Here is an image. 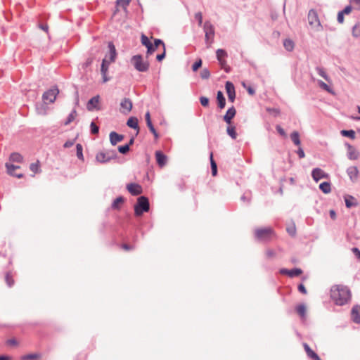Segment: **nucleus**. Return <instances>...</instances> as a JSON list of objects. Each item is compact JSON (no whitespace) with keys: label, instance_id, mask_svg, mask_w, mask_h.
<instances>
[{"label":"nucleus","instance_id":"obj_41","mask_svg":"<svg viewBox=\"0 0 360 360\" xmlns=\"http://www.w3.org/2000/svg\"><path fill=\"white\" fill-rule=\"evenodd\" d=\"M124 198L123 197L120 196V197L117 198L113 201V202H112V207L113 209H117V208H119V205H120V203L124 202Z\"/></svg>","mask_w":360,"mask_h":360},{"label":"nucleus","instance_id":"obj_62","mask_svg":"<svg viewBox=\"0 0 360 360\" xmlns=\"http://www.w3.org/2000/svg\"><path fill=\"white\" fill-rule=\"evenodd\" d=\"M276 129L281 136H285L286 134L285 132V130L281 126L277 125Z\"/></svg>","mask_w":360,"mask_h":360},{"label":"nucleus","instance_id":"obj_35","mask_svg":"<svg viewBox=\"0 0 360 360\" xmlns=\"http://www.w3.org/2000/svg\"><path fill=\"white\" fill-rule=\"evenodd\" d=\"M217 59H224L228 56L226 51L224 49H219L216 51Z\"/></svg>","mask_w":360,"mask_h":360},{"label":"nucleus","instance_id":"obj_53","mask_svg":"<svg viewBox=\"0 0 360 360\" xmlns=\"http://www.w3.org/2000/svg\"><path fill=\"white\" fill-rule=\"evenodd\" d=\"M219 63V65H221V67L222 68H224L225 70V71L226 72H229V68H226V60L225 59H219V60H217Z\"/></svg>","mask_w":360,"mask_h":360},{"label":"nucleus","instance_id":"obj_39","mask_svg":"<svg viewBox=\"0 0 360 360\" xmlns=\"http://www.w3.org/2000/svg\"><path fill=\"white\" fill-rule=\"evenodd\" d=\"M302 273V271L301 269L295 268L292 269H290L289 271V276L292 278L295 276H299Z\"/></svg>","mask_w":360,"mask_h":360},{"label":"nucleus","instance_id":"obj_48","mask_svg":"<svg viewBox=\"0 0 360 360\" xmlns=\"http://www.w3.org/2000/svg\"><path fill=\"white\" fill-rule=\"evenodd\" d=\"M118 151L122 154H127L129 151V145H124L118 146Z\"/></svg>","mask_w":360,"mask_h":360},{"label":"nucleus","instance_id":"obj_6","mask_svg":"<svg viewBox=\"0 0 360 360\" xmlns=\"http://www.w3.org/2000/svg\"><path fill=\"white\" fill-rule=\"evenodd\" d=\"M308 21L311 26L314 27L317 31L321 30L322 26L319 21L318 14L316 11L311 9L308 13Z\"/></svg>","mask_w":360,"mask_h":360},{"label":"nucleus","instance_id":"obj_5","mask_svg":"<svg viewBox=\"0 0 360 360\" xmlns=\"http://www.w3.org/2000/svg\"><path fill=\"white\" fill-rule=\"evenodd\" d=\"M59 90L57 87H53L45 91L42 95V99L44 103H52L55 101Z\"/></svg>","mask_w":360,"mask_h":360},{"label":"nucleus","instance_id":"obj_30","mask_svg":"<svg viewBox=\"0 0 360 360\" xmlns=\"http://www.w3.org/2000/svg\"><path fill=\"white\" fill-rule=\"evenodd\" d=\"M303 345L304 350L309 358L313 359L315 356H316L317 354L314 352L307 343H304Z\"/></svg>","mask_w":360,"mask_h":360},{"label":"nucleus","instance_id":"obj_58","mask_svg":"<svg viewBox=\"0 0 360 360\" xmlns=\"http://www.w3.org/2000/svg\"><path fill=\"white\" fill-rule=\"evenodd\" d=\"M156 49L157 47H155V45L152 44L147 48V55H151Z\"/></svg>","mask_w":360,"mask_h":360},{"label":"nucleus","instance_id":"obj_63","mask_svg":"<svg viewBox=\"0 0 360 360\" xmlns=\"http://www.w3.org/2000/svg\"><path fill=\"white\" fill-rule=\"evenodd\" d=\"M352 252L354 254L356 257L360 260V250L357 248H353L352 249Z\"/></svg>","mask_w":360,"mask_h":360},{"label":"nucleus","instance_id":"obj_13","mask_svg":"<svg viewBox=\"0 0 360 360\" xmlns=\"http://www.w3.org/2000/svg\"><path fill=\"white\" fill-rule=\"evenodd\" d=\"M236 114V110L234 106H231L228 109L226 114L224 115L223 119L224 122H226L228 124L231 123L232 119L235 117Z\"/></svg>","mask_w":360,"mask_h":360},{"label":"nucleus","instance_id":"obj_4","mask_svg":"<svg viewBox=\"0 0 360 360\" xmlns=\"http://www.w3.org/2000/svg\"><path fill=\"white\" fill-rule=\"evenodd\" d=\"M117 153L115 150H103L98 152L96 155L97 162L104 164L109 162L111 160L116 159Z\"/></svg>","mask_w":360,"mask_h":360},{"label":"nucleus","instance_id":"obj_8","mask_svg":"<svg viewBox=\"0 0 360 360\" xmlns=\"http://www.w3.org/2000/svg\"><path fill=\"white\" fill-rule=\"evenodd\" d=\"M255 237L258 240H266L273 234V230L271 228L258 229L255 232Z\"/></svg>","mask_w":360,"mask_h":360},{"label":"nucleus","instance_id":"obj_61","mask_svg":"<svg viewBox=\"0 0 360 360\" xmlns=\"http://www.w3.org/2000/svg\"><path fill=\"white\" fill-rule=\"evenodd\" d=\"M266 111L270 113H274L275 116L280 113V110L277 108H267Z\"/></svg>","mask_w":360,"mask_h":360},{"label":"nucleus","instance_id":"obj_31","mask_svg":"<svg viewBox=\"0 0 360 360\" xmlns=\"http://www.w3.org/2000/svg\"><path fill=\"white\" fill-rule=\"evenodd\" d=\"M290 139L296 145L300 146V135L299 133L296 131H293L290 134Z\"/></svg>","mask_w":360,"mask_h":360},{"label":"nucleus","instance_id":"obj_26","mask_svg":"<svg viewBox=\"0 0 360 360\" xmlns=\"http://www.w3.org/2000/svg\"><path fill=\"white\" fill-rule=\"evenodd\" d=\"M110 62L108 61L107 56L105 57L102 60L101 67V72L103 74H107L108 70V67L110 65Z\"/></svg>","mask_w":360,"mask_h":360},{"label":"nucleus","instance_id":"obj_51","mask_svg":"<svg viewBox=\"0 0 360 360\" xmlns=\"http://www.w3.org/2000/svg\"><path fill=\"white\" fill-rule=\"evenodd\" d=\"M195 19L198 21V26H202V14L201 12H198L195 14Z\"/></svg>","mask_w":360,"mask_h":360},{"label":"nucleus","instance_id":"obj_11","mask_svg":"<svg viewBox=\"0 0 360 360\" xmlns=\"http://www.w3.org/2000/svg\"><path fill=\"white\" fill-rule=\"evenodd\" d=\"M127 189L132 195H138L143 192L142 187L138 184H129L127 185Z\"/></svg>","mask_w":360,"mask_h":360},{"label":"nucleus","instance_id":"obj_40","mask_svg":"<svg viewBox=\"0 0 360 360\" xmlns=\"http://www.w3.org/2000/svg\"><path fill=\"white\" fill-rule=\"evenodd\" d=\"M341 134L344 136L349 137L352 139L355 138V132L354 130H342Z\"/></svg>","mask_w":360,"mask_h":360},{"label":"nucleus","instance_id":"obj_43","mask_svg":"<svg viewBox=\"0 0 360 360\" xmlns=\"http://www.w3.org/2000/svg\"><path fill=\"white\" fill-rule=\"evenodd\" d=\"M296 311L301 316H304L306 314V307L304 304H300L296 307Z\"/></svg>","mask_w":360,"mask_h":360},{"label":"nucleus","instance_id":"obj_3","mask_svg":"<svg viewBox=\"0 0 360 360\" xmlns=\"http://www.w3.org/2000/svg\"><path fill=\"white\" fill-rule=\"evenodd\" d=\"M150 209L148 198L146 196H140L137 199V202L134 205V212L136 216H141L143 212H146Z\"/></svg>","mask_w":360,"mask_h":360},{"label":"nucleus","instance_id":"obj_28","mask_svg":"<svg viewBox=\"0 0 360 360\" xmlns=\"http://www.w3.org/2000/svg\"><path fill=\"white\" fill-rule=\"evenodd\" d=\"M210 164H211V170L212 176H216L217 174V165L216 162L213 159V154L211 153L210 154Z\"/></svg>","mask_w":360,"mask_h":360},{"label":"nucleus","instance_id":"obj_37","mask_svg":"<svg viewBox=\"0 0 360 360\" xmlns=\"http://www.w3.org/2000/svg\"><path fill=\"white\" fill-rule=\"evenodd\" d=\"M227 134L233 139H236L237 137V133L236 131L235 127L229 126L226 129Z\"/></svg>","mask_w":360,"mask_h":360},{"label":"nucleus","instance_id":"obj_1","mask_svg":"<svg viewBox=\"0 0 360 360\" xmlns=\"http://www.w3.org/2000/svg\"><path fill=\"white\" fill-rule=\"evenodd\" d=\"M330 297L335 304L342 306L350 300L351 292L347 286L335 285L330 289Z\"/></svg>","mask_w":360,"mask_h":360},{"label":"nucleus","instance_id":"obj_15","mask_svg":"<svg viewBox=\"0 0 360 360\" xmlns=\"http://www.w3.org/2000/svg\"><path fill=\"white\" fill-rule=\"evenodd\" d=\"M108 49H109V55L106 56L108 58V61L110 63L114 62L116 58L117 52L115 49V46L112 42L108 43Z\"/></svg>","mask_w":360,"mask_h":360},{"label":"nucleus","instance_id":"obj_42","mask_svg":"<svg viewBox=\"0 0 360 360\" xmlns=\"http://www.w3.org/2000/svg\"><path fill=\"white\" fill-rule=\"evenodd\" d=\"M141 44L143 46H145L146 48H148L149 46H150L152 44V43L150 41V39H148V37L143 34H142V35H141Z\"/></svg>","mask_w":360,"mask_h":360},{"label":"nucleus","instance_id":"obj_17","mask_svg":"<svg viewBox=\"0 0 360 360\" xmlns=\"http://www.w3.org/2000/svg\"><path fill=\"white\" fill-rule=\"evenodd\" d=\"M110 141L112 146H115L118 142L122 141L124 139V136L119 134L115 131L110 133Z\"/></svg>","mask_w":360,"mask_h":360},{"label":"nucleus","instance_id":"obj_64","mask_svg":"<svg viewBox=\"0 0 360 360\" xmlns=\"http://www.w3.org/2000/svg\"><path fill=\"white\" fill-rule=\"evenodd\" d=\"M337 20H338V22L341 24L343 23V22H344V14H342V13H341L340 11L338 12V13Z\"/></svg>","mask_w":360,"mask_h":360},{"label":"nucleus","instance_id":"obj_54","mask_svg":"<svg viewBox=\"0 0 360 360\" xmlns=\"http://www.w3.org/2000/svg\"><path fill=\"white\" fill-rule=\"evenodd\" d=\"M287 232L292 236H294L296 233V228L295 224L287 228Z\"/></svg>","mask_w":360,"mask_h":360},{"label":"nucleus","instance_id":"obj_47","mask_svg":"<svg viewBox=\"0 0 360 360\" xmlns=\"http://www.w3.org/2000/svg\"><path fill=\"white\" fill-rule=\"evenodd\" d=\"M210 76V72L208 69L204 68L200 72V77L202 79H208Z\"/></svg>","mask_w":360,"mask_h":360},{"label":"nucleus","instance_id":"obj_20","mask_svg":"<svg viewBox=\"0 0 360 360\" xmlns=\"http://www.w3.org/2000/svg\"><path fill=\"white\" fill-rule=\"evenodd\" d=\"M6 167L7 168V172H8V173L10 175L15 176V177L19 178V179L22 178L23 176L22 174H15V173H14V170L15 169H17L20 168L19 166H16V165H12V164L6 163Z\"/></svg>","mask_w":360,"mask_h":360},{"label":"nucleus","instance_id":"obj_36","mask_svg":"<svg viewBox=\"0 0 360 360\" xmlns=\"http://www.w3.org/2000/svg\"><path fill=\"white\" fill-rule=\"evenodd\" d=\"M283 46L285 49L288 51H291L294 49L293 41L288 39L284 40Z\"/></svg>","mask_w":360,"mask_h":360},{"label":"nucleus","instance_id":"obj_56","mask_svg":"<svg viewBox=\"0 0 360 360\" xmlns=\"http://www.w3.org/2000/svg\"><path fill=\"white\" fill-rule=\"evenodd\" d=\"M266 255L268 258H273L276 256V252L271 249H268L266 251Z\"/></svg>","mask_w":360,"mask_h":360},{"label":"nucleus","instance_id":"obj_27","mask_svg":"<svg viewBox=\"0 0 360 360\" xmlns=\"http://www.w3.org/2000/svg\"><path fill=\"white\" fill-rule=\"evenodd\" d=\"M316 70L317 73L322 77L324 79H326L327 82H330V79L324 70V69L321 67H316Z\"/></svg>","mask_w":360,"mask_h":360},{"label":"nucleus","instance_id":"obj_23","mask_svg":"<svg viewBox=\"0 0 360 360\" xmlns=\"http://www.w3.org/2000/svg\"><path fill=\"white\" fill-rule=\"evenodd\" d=\"M347 173L349 176L350 179L353 181L354 179L357 177L359 172L357 167L353 166L347 168Z\"/></svg>","mask_w":360,"mask_h":360},{"label":"nucleus","instance_id":"obj_29","mask_svg":"<svg viewBox=\"0 0 360 360\" xmlns=\"http://www.w3.org/2000/svg\"><path fill=\"white\" fill-rule=\"evenodd\" d=\"M22 156L18 153H13L10 155V160L12 162H22Z\"/></svg>","mask_w":360,"mask_h":360},{"label":"nucleus","instance_id":"obj_10","mask_svg":"<svg viewBox=\"0 0 360 360\" xmlns=\"http://www.w3.org/2000/svg\"><path fill=\"white\" fill-rule=\"evenodd\" d=\"M226 91L228 95L229 101L233 103L236 98V91L234 85L231 82H226L225 84Z\"/></svg>","mask_w":360,"mask_h":360},{"label":"nucleus","instance_id":"obj_9","mask_svg":"<svg viewBox=\"0 0 360 360\" xmlns=\"http://www.w3.org/2000/svg\"><path fill=\"white\" fill-rule=\"evenodd\" d=\"M311 176L316 182H318L321 179H327L328 177V174L321 169L316 167L313 169L311 172Z\"/></svg>","mask_w":360,"mask_h":360},{"label":"nucleus","instance_id":"obj_22","mask_svg":"<svg viewBox=\"0 0 360 360\" xmlns=\"http://www.w3.org/2000/svg\"><path fill=\"white\" fill-rule=\"evenodd\" d=\"M120 106L123 108L127 110V112H130L132 108V102L128 98H124L120 103Z\"/></svg>","mask_w":360,"mask_h":360},{"label":"nucleus","instance_id":"obj_50","mask_svg":"<svg viewBox=\"0 0 360 360\" xmlns=\"http://www.w3.org/2000/svg\"><path fill=\"white\" fill-rule=\"evenodd\" d=\"M202 66V60L198 59L196 60L192 65V70L193 71L195 72L197 71L200 67Z\"/></svg>","mask_w":360,"mask_h":360},{"label":"nucleus","instance_id":"obj_32","mask_svg":"<svg viewBox=\"0 0 360 360\" xmlns=\"http://www.w3.org/2000/svg\"><path fill=\"white\" fill-rule=\"evenodd\" d=\"M349 152H348V158L350 160H355L358 158V155L356 153L354 148L349 144H347Z\"/></svg>","mask_w":360,"mask_h":360},{"label":"nucleus","instance_id":"obj_60","mask_svg":"<svg viewBox=\"0 0 360 360\" xmlns=\"http://www.w3.org/2000/svg\"><path fill=\"white\" fill-rule=\"evenodd\" d=\"M352 11V6L350 5L347 6L342 11L340 12L342 13V14H349Z\"/></svg>","mask_w":360,"mask_h":360},{"label":"nucleus","instance_id":"obj_57","mask_svg":"<svg viewBox=\"0 0 360 360\" xmlns=\"http://www.w3.org/2000/svg\"><path fill=\"white\" fill-rule=\"evenodd\" d=\"M153 44L155 45V47H157V48H158L160 45H162V46H163V49H165V45L164 42L162 41V40H161V39H155L154 40V44Z\"/></svg>","mask_w":360,"mask_h":360},{"label":"nucleus","instance_id":"obj_14","mask_svg":"<svg viewBox=\"0 0 360 360\" xmlns=\"http://www.w3.org/2000/svg\"><path fill=\"white\" fill-rule=\"evenodd\" d=\"M352 319L356 323H360V306L355 305L351 311Z\"/></svg>","mask_w":360,"mask_h":360},{"label":"nucleus","instance_id":"obj_12","mask_svg":"<svg viewBox=\"0 0 360 360\" xmlns=\"http://www.w3.org/2000/svg\"><path fill=\"white\" fill-rule=\"evenodd\" d=\"M100 96L98 95L92 97L88 101L86 104V109L89 111H93L94 110H98V104L99 103Z\"/></svg>","mask_w":360,"mask_h":360},{"label":"nucleus","instance_id":"obj_33","mask_svg":"<svg viewBox=\"0 0 360 360\" xmlns=\"http://www.w3.org/2000/svg\"><path fill=\"white\" fill-rule=\"evenodd\" d=\"M352 36L355 38L360 37V22L356 23L352 27Z\"/></svg>","mask_w":360,"mask_h":360},{"label":"nucleus","instance_id":"obj_2","mask_svg":"<svg viewBox=\"0 0 360 360\" xmlns=\"http://www.w3.org/2000/svg\"><path fill=\"white\" fill-rule=\"evenodd\" d=\"M131 63L139 72H146L149 69V62L144 60L141 55H135L131 58Z\"/></svg>","mask_w":360,"mask_h":360},{"label":"nucleus","instance_id":"obj_34","mask_svg":"<svg viewBox=\"0 0 360 360\" xmlns=\"http://www.w3.org/2000/svg\"><path fill=\"white\" fill-rule=\"evenodd\" d=\"M318 84L321 89L326 91L327 92H328L330 94H334V91L332 90V89L327 84L323 82V81L319 80Z\"/></svg>","mask_w":360,"mask_h":360},{"label":"nucleus","instance_id":"obj_45","mask_svg":"<svg viewBox=\"0 0 360 360\" xmlns=\"http://www.w3.org/2000/svg\"><path fill=\"white\" fill-rule=\"evenodd\" d=\"M130 1L131 0H117V4L123 8L124 9H126L127 7L130 4Z\"/></svg>","mask_w":360,"mask_h":360},{"label":"nucleus","instance_id":"obj_44","mask_svg":"<svg viewBox=\"0 0 360 360\" xmlns=\"http://www.w3.org/2000/svg\"><path fill=\"white\" fill-rule=\"evenodd\" d=\"M39 356L37 354H29L22 356V360H35Z\"/></svg>","mask_w":360,"mask_h":360},{"label":"nucleus","instance_id":"obj_25","mask_svg":"<svg viewBox=\"0 0 360 360\" xmlns=\"http://www.w3.org/2000/svg\"><path fill=\"white\" fill-rule=\"evenodd\" d=\"M319 188L323 193L326 194H328L331 191L330 184L327 181L320 184Z\"/></svg>","mask_w":360,"mask_h":360},{"label":"nucleus","instance_id":"obj_24","mask_svg":"<svg viewBox=\"0 0 360 360\" xmlns=\"http://www.w3.org/2000/svg\"><path fill=\"white\" fill-rule=\"evenodd\" d=\"M345 205L347 208H350L357 205V202L353 196L348 195L345 198Z\"/></svg>","mask_w":360,"mask_h":360},{"label":"nucleus","instance_id":"obj_55","mask_svg":"<svg viewBox=\"0 0 360 360\" xmlns=\"http://www.w3.org/2000/svg\"><path fill=\"white\" fill-rule=\"evenodd\" d=\"M200 103L202 106L207 107L209 105V99L207 97L201 96L200 98Z\"/></svg>","mask_w":360,"mask_h":360},{"label":"nucleus","instance_id":"obj_16","mask_svg":"<svg viewBox=\"0 0 360 360\" xmlns=\"http://www.w3.org/2000/svg\"><path fill=\"white\" fill-rule=\"evenodd\" d=\"M145 119H146V124H147V127H148L149 130L150 131L151 133H153V134L154 135L155 138V139H158V134L157 133L152 122H151V120H150V112H147L145 115Z\"/></svg>","mask_w":360,"mask_h":360},{"label":"nucleus","instance_id":"obj_18","mask_svg":"<svg viewBox=\"0 0 360 360\" xmlns=\"http://www.w3.org/2000/svg\"><path fill=\"white\" fill-rule=\"evenodd\" d=\"M127 125L129 127L136 130V135H137L139 134V121L136 117H129L127 122Z\"/></svg>","mask_w":360,"mask_h":360},{"label":"nucleus","instance_id":"obj_59","mask_svg":"<svg viewBox=\"0 0 360 360\" xmlns=\"http://www.w3.org/2000/svg\"><path fill=\"white\" fill-rule=\"evenodd\" d=\"M6 281L9 287H11L13 285V280L11 278L9 274H6Z\"/></svg>","mask_w":360,"mask_h":360},{"label":"nucleus","instance_id":"obj_7","mask_svg":"<svg viewBox=\"0 0 360 360\" xmlns=\"http://www.w3.org/2000/svg\"><path fill=\"white\" fill-rule=\"evenodd\" d=\"M203 30L205 32V41L208 42L210 40H211L210 43L211 44L213 41V38L215 33L214 26L210 21H205L203 25Z\"/></svg>","mask_w":360,"mask_h":360},{"label":"nucleus","instance_id":"obj_46","mask_svg":"<svg viewBox=\"0 0 360 360\" xmlns=\"http://www.w3.org/2000/svg\"><path fill=\"white\" fill-rule=\"evenodd\" d=\"M76 150H77V156L79 159L82 160L83 159V153H82V146L79 143H77L76 146Z\"/></svg>","mask_w":360,"mask_h":360},{"label":"nucleus","instance_id":"obj_52","mask_svg":"<svg viewBox=\"0 0 360 360\" xmlns=\"http://www.w3.org/2000/svg\"><path fill=\"white\" fill-rule=\"evenodd\" d=\"M91 132L93 134H96L98 133V131H99V128L94 123V122H91Z\"/></svg>","mask_w":360,"mask_h":360},{"label":"nucleus","instance_id":"obj_21","mask_svg":"<svg viewBox=\"0 0 360 360\" xmlns=\"http://www.w3.org/2000/svg\"><path fill=\"white\" fill-rule=\"evenodd\" d=\"M217 101L218 107L220 109L224 108V107L226 105V99L224 96V94L221 91H219L217 94Z\"/></svg>","mask_w":360,"mask_h":360},{"label":"nucleus","instance_id":"obj_49","mask_svg":"<svg viewBox=\"0 0 360 360\" xmlns=\"http://www.w3.org/2000/svg\"><path fill=\"white\" fill-rule=\"evenodd\" d=\"M30 169L32 172H33L34 173H37L39 172V161H37V162H35V163H32L30 165Z\"/></svg>","mask_w":360,"mask_h":360},{"label":"nucleus","instance_id":"obj_19","mask_svg":"<svg viewBox=\"0 0 360 360\" xmlns=\"http://www.w3.org/2000/svg\"><path fill=\"white\" fill-rule=\"evenodd\" d=\"M156 161L160 167L165 165L167 162V156L161 151H156L155 153Z\"/></svg>","mask_w":360,"mask_h":360},{"label":"nucleus","instance_id":"obj_38","mask_svg":"<svg viewBox=\"0 0 360 360\" xmlns=\"http://www.w3.org/2000/svg\"><path fill=\"white\" fill-rule=\"evenodd\" d=\"M77 115V111L75 109L72 110V112L68 115L66 121L65 122V125H68L70 123H71L75 118V116Z\"/></svg>","mask_w":360,"mask_h":360}]
</instances>
